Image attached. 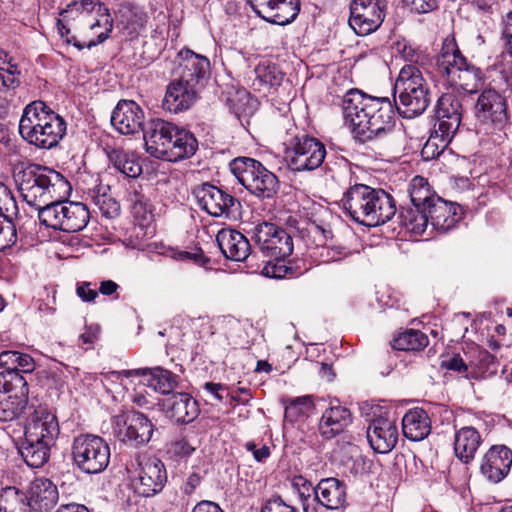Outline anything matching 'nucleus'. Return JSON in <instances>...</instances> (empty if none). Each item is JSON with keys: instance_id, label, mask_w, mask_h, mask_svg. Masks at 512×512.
<instances>
[{"instance_id": "32", "label": "nucleus", "mask_w": 512, "mask_h": 512, "mask_svg": "<svg viewBox=\"0 0 512 512\" xmlns=\"http://www.w3.org/2000/svg\"><path fill=\"white\" fill-rule=\"evenodd\" d=\"M59 498L57 487L47 478H36L30 486L28 506L40 511L52 509Z\"/></svg>"}, {"instance_id": "23", "label": "nucleus", "mask_w": 512, "mask_h": 512, "mask_svg": "<svg viewBox=\"0 0 512 512\" xmlns=\"http://www.w3.org/2000/svg\"><path fill=\"white\" fill-rule=\"evenodd\" d=\"M111 124L124 135L143 132L144 112L136 102L121 100L112 112Z\"/></svg>"}, {"instance_id": "30", "label": "nucleus", "mask_w": 512, "mask_h": 512, "mask_svg": "<svg viewBox=\"0 0 512 512\" xmlns=\"http://www.w3.org/2000/svg\"><path fill=\"white\" fill-rule=\"evenodd\" d=\"M163 160L177 162L192 157L198 149V141L189 130L176 125Z\"/></svg>"}, {"instance_id": "56", "label": "nucleus", "mask_w": 512, "mask_h": 512, "mask_svg": "<svg viewBox=\"0 0 512 512\" xmlns=\"http://www.w3.org/2000/svg\"><path fill=\"white\" fill-rule=\"evenodd\" d=\"M18 357V351H3L0 353V367L4 368L5 370L0 372V375H5L7 373L9 374H15L18 377H24L21 373H18L15 371V363Z\"/></svg>"}, {"instance_id": "46", "label": "nucleus", "mask_w": 512, "mask_h": 512, "mask_svg": "<svg viewBox=\"0 0 512 512\" xmlns=\"http://www.w3.org/2000/svg\"><path fill=\"white\" fill-rule=\"evenodd\" d=\"M4 55L3 65L6 67L0 70V92L14 90L20 85V71L17 64H13L12 58L8 56V53L2 50Z\"/></svg>"}, {"instance_id": "36", "label": "nucleus", "mask_w": 512, "mask_h": 512, "mask_svg": "<svg viewBox=\"0 0 512 512\" xmlns=\"http://www.w3.org/2000/svg\"><path fill=\"white\" fill-rule=\"evenodd\" d=\"M403 435L411 441H421L431 432V420L422 408H413L402 419Z\"/></svg>"}, {"instance_id": "40", "label": "nucleus", "mask_w": 512, "mask_h": 512, "mask_svg": "<svg viewBox=\"0 0 512 512\" xmlns=\"http://www.w3.org/2000/svg\"><path fill=\"white\" fill-rule=\"evenodd\" d=\"M400 224L414 235H422L429 226L426 209L421 207H402L399 212Z\"/></svg>"}, {"instance_id": "3", "label": "nucleus", "mask_w": 512, "mask_h": 512, "mask_svg": "<svg viewBox=\"0 0 512 512\" xmlns=\"http://www.w3.org/2000/svg\"><path fill=\"white\" fill-rule=\"evenodd\" d=\"M14 177L23 200L38 211L56 199H65L71 190L61 173L39 164H29Z\"/></svg>"}, {"instance_id": "1", "label": "nucleus", "mask_w": 512, "mask_h": 512, "mask_svg": "<svg viewBox=\"0 0 512 512\" xmlns=\"http://www.w3.org/2000/svg\"><path fill=\"white\" fill-rule=\"evenodd\" d=\"M342 110L358 142L380 146L392 138L395 108L388 97H374L351 89L342 99Z\"/></svg>"}, {"instance_id": "2", "label": "nucleus", "mask_w": 512, "mask_h": 512, "mask_svg": "<svg viewBox=\"0 0 512 512\" xmlns=\"http://www.w3.org/2000/svg\"><path fill=\"white\" fill-rule=\"evenodd\" d=\"M59 15L58 33L79 50L103 43L113 29L109 9L98 0L72 1Z\"/></svg>"}, {"instance_id": "48", "label": "nucleus", "mask_w": 512, "mask_h": 512, "mask_svg": "<svg viewBox=\"0 0 512 512\" xmlns=\"http://www.w3.org/2000/svg\"><path fill=\"white\" fill-rule=\"evenodd\" d=\"M396 48L407 64L418 66L420 71L425 69L426 65L430 62V57L425 51L414 48L406 42H398Z\"/></svg>"}, {"instance_id": "21", "label": "nucleus", "mask_w": 512, "mask_h": 512, "mask_svg": "<svg viewBox=\"0 0 512 512\" xmlns=\"http://www.w3.org/2000/svg\"><path fill=\"white\" fill-rule=\"evenodd\" d=\"M179 67L181 69L179 79L200 89L204 86L209 76L210 61L207 57L196 54L190 49H182L178 53Z\"/></svg>"}, {"instance_id": "64", "label": "nucleus", "mask_w": 512, "mask_h": 512, "mask_svg": "<svg viewBox=\"0 0 512 512\" xmlns=\"http://www.w3.org/2000/svg\"><path fill=\"white\" fill-rule=\"evenodd\" d=\"M97 338H98V328L97 327L94 328V327L90 326V327H87L85 332L79 336V342L81 345L86 346V347H84V349H89L90 347L93 346V344L95 343Z\"/></svg>"}, {"instance_id": "10", "label": "nucleus", "mask_w": 512, "mask_h": 512, "mask_svg": "<svg viewBox=\"0 0 512 512\" xmlns=\"http://www.w3.org/2000/svg\"><path fill=\"white\" fill-rule=\"evenodd\" d=\"M325 156V145L309 135L295 136L285 152L288 167L296 172L317 169L322 165Z\"/></svg>"}, {"instance_id": "20", "label": "nucleus", "mask_w": 512, "mask_h": 512, "mask_svg": "<svg viewBox=\"0 0 512 512\" xmlns=\"http://www.w3.org/2000/svg\"><path fill=\"white\" fill-rule=\"evenodd\" d=\"M373 188L365 184L350 186L344 193L341 203L346 214L355 222L364 225L369 205L372 203L375 192Z\"/></svg>"}, {"instance_id": "54", "label": "nucleus", "mask_w": 512, "mask_h": 512, "mask_svg": "<svg viewBox=\"0 0 512 512\" xmlns=\"http://www.w3.org/2000/svg\"><path fill=\"white\" fill-rule=\"evenodd\" d=\"M285 259H269L263 268V274L272 278H283L287 275L291 268L285 262Z\"/></svg>"}, {"instance_id": "63", "label": "nucleus", "mask_w": 512, "mask_h": 512, "mask_svg": "<svg viewBox=\"0 0 512 512\" xmlns=\"http://www.w3.org/2000/svg\"><path fill=\"white\" fill-rule=\"evenodd\" d=\"M502 24L501 39L504 41L505 47L512 57V16H505Z\"/></svg>"}, {"instance_id": "26", "label": "nucleus", "mask_w": 512, "mask_h": 512, "mask_svg": "<svg viewBox=\"0 0 512 512\" xmlns=\"http://www.w3.org/2000/svg\"><path fill=\"white\" fill-rule=\"evenodd\" d=\"M367 440L375 452L388 453L397 444L398 428L387 418L373 419L367 428Z\"/></svg>"}, {"instance_id": "50", "label": "nucleus", "mask_w": 512, "mask_h": 512, "mask_svg": "<svg viewBox=\"0 0 512 512\" xmlns=\"http://www.w3.org/2000/svg\"><path fill=\"white\" fill-rule=\"evenodd\" d=\"M291 484L301 499L304 509L306 510L307 501L311 498L312 495L315 497V487L310 481L301 475L294 476Z\"/></svg>"}, {"instance_id": "4", "label": "nucleus", "mask_w": 512, "mask_h": 512, "mask_svg": "<svg viewBox=\"0 0 512 512\" xmlns=\"http://www.w3.org/2000/svg\"><path fill=\"white\" fill-rule=\"evenodd\" d=\"M66 131L65 119L45 102L36 100L24 108L19 122V133L30 145L50 150L59 145Z\"/></svg>"}, {"instance_id": "17", "label": "nucleus", "mask_w": 512, "mask_h": 512, "mask_svg": "<svg viewBox=\"0 0 512 512\" xmlns=\"http://www.w3.org/2000/svg\"><path fill=\"white\" fill-rule=\"evenodd\" d=\"M475 117L485 124L503 127L508 121L506 98L495 89H485L475 104Z\"/></svg>"}, {"instance_id": "47", "label": "nucleus", "mask_w": 512, "mask_h": 512, "mask_svg": "<svg viewBox=\"0 0 512 512\" xmlns=\"http://www.w3.org/2000/svg\"><path fill=\"white\" fill-rule=\"evenodd\" d=\"M15 217L17 215L0 213V251L11 248L17 241Z\"/></svg>"}, {"instance_id": "16", "label": "nucleus", "mask_w": 512, "mask_h": 512, "mask_svg": "<svg viewBox=\"0 0 512 512\" xmlns=\"http://www.w3.org/2000/svg\"><path fill=\"white\" fill-rule=\"evenodd\" d=\"M136 462L135 491L144 497H150L162 491L167 481L163 462L156 457L147 456H138Z\"/></svg>"}, {"instance_id": "31", "label": "nucleus", "mask_w": 512, "mask_h": 512, "mask_svg": "<svg viewBox=\"0 0 512 512\" xmlns=\"http://www.w3.org/2000/svg\"><path fill=\"white\" fill-rule=\"evenodd\" d=\"M369 205L364 226L375 227L390 221L397 212L394 198L385 190L378 188Z\"/></svg>"}, {"instance_id": "6", "label": "nucleus", "mask_w": 512, "mask_h": 512, "mask_svg": "<svg viewBox=\"0 0 512 512\" xmlns=\"http://www.w3.org/2000/svg\"><path fill=\"white\" fill-rule=\"evenodd\" d=\"M438 71L452 87L466 93H476L483 85L480 68L468 62L455 43L445 44L437 58Z\"/></svg>"}, {"instance_id": "25", "label": "nucleus", "mask_w": 512, "mask_h": 512, "mask_svg": "<svg viewBox=\"0 0 512 512\" xmlns=\"http://www.w3.org/2000/svg\"><path fill=\"white\" fill-rule=\"evenodd\" d=\"M198 91L199 89L190 83H186L179 78L175 79L166 88L162 107L171 113L186 111L195 103Z\"/></svg>"}, {"instance_id": "39", "label": "nucleus", "mask_w": 512, "mask_h": 512, "mask_svg": "<svg viewBox=\"0 0 512 512\" xmlns=\"http://www.w3.org/2000/svg\"><path fill=\"white\" fill-rule=\"evenodd\" d=\"M147 373L150 374L147 385L156 392L169 395L177 386L176 376H174L170 371L160 367L154 368L152 370L144 368L128 372L129 375H146Z\"/></svg>"}, {"instance_id": "13", "label": "nucleus", "mask_w": 512, "mask_h": 512, "mask_svg": "<svg viewBox=\"0 0 512 512\" xmlns=\"http://www.w3.org/2000/svg\"><path fill=\"white\" fill-rule=\"evenodd\" d=\"M387 0H351L349 26L360 36L375 32L383 23Z\"/></svg>"}, {"instance_id": "14", "label": "nucleus", "mask_w": 512, "mask_h": 512, "mask_svg": "<svg viewBox=\"0 0 512 512\" xmlns=\"http://www.w3.org/2000/svg\"><path fill=\"white\" fill-rule=\"evenodd\" d=\"M113 429L119 441L133 447L147 444L153 434L151 421L137 411H128L115 416Z\"/></svg>"}, {"instance_id": "37", "label": "nucleus", "mask_w": 512, "mask_h": 512, "mask_svg": "<svg viewBox=\"0 0 512 512\" xmlns=\"http://www.w3.org/2000/svg\"><path fill=\"white\" fill-rule=\"evenodd\" d=\"M481 443L479 432L470 426L462 427L455 433L454 451L457 458L467 464L473 460Z\"/></svg>"}, {"instance_id": "5", "label": "nucleus", "mask_w": 512, "mask_h": 512, "mask_svg": "<svg viewBox=\"0 0 512 512\" xmlns=\"http://www.w3.org/2000/svg\"><path fill=\"white\" fill-rule=\"evenodd\" d=\"M394 108L404 118H414L425 112L430 104L429 88L418 66L405 64L396 79Z\"/></svg>"}, {"instance_id": "45", "label": "nucleus", "mask_w": 512, "mask_h": 512, "mask_svg": "<svg viewBox=\"0 0 512 512\" xmlns=\"http://www.w3.org/2000/svg\"><path fill=\"white\" fill-rule=\"evenodd\" d=\"M107 190H109V187L98 186L92 189L89 195L101 214L106 218L112 219L120 214V205L107 193Z\"/></svg>"}, {"instance_id": "34", "label": "nucleus", "mask_w": 512, "mask_h": 512, "mask_svg": "<svg viewBox=\"0 0 512 512\" xmlns=\"http://www.w3.org/2000/svg\"><path fill=\"white\" fill-rule=\"evenodd\" d=\"M352 415L349 409L333 406L324 411L319 422V433L325 439H332L344 432L351 424Z\"/></svg>"}, {"instance_id": "24", "label": "nucleus", "mask_w": 512, "mask_h": 512, "mask_svg": "<svg viewBox=\"0 0 512 512\" xmlns=\"http://www.w3.org/2000/svg\"><path fill=\"white\" fill-rule=\"evenodd\" d=\"M512 465V451L504 446H493L483 456L480 472L490 482L498 483L510 471Z\"/></svg>"}, {"instance_id": "51", "label": "nucleus", "mask_w": 512, "mask_h": 512, "mask_svg": "<svg viewBox=\"0 0 512 512\" xmlns=\"http://www.w3.org/2000/svg\"><path fill=\"white\" fill-rule=\"evenodd\" d=\"M18 205L10 189L0 182V213L18 215Z\"/></svg>"}, {"instance_id": "55", "label": "nucleus", "mask_w": 512, "mask_h": 512, "mask_svg": "<svg viewBox=\"0 0 512 512\" xmlns=\"http://www.w3.org/2000/svg\"><path fill=\"white\" fill-rule=\"evenodd\" d=\"M350 250L342 245H333L328 246L326 245L322 252L320 253V256L323 258L324 262H333V261H339L342 260L350 255Z\"/></svg>"}, {"instance_id": "42", "label": "nucleus", "mask_w": 512, "mask_h": 512, "mask_svg": "<svg viewBox=\"0 0 512 512\" xmlns=\"http://www.w3.org/2000/svg\"><path fill=\"white\" fill-rule=\"evenodd\" d=\"M409 195L412 202V206L421 207L425 209L431 203L434 202L433 198H437L436 195L426 178L422 176H415L409 185Z\"/></svg>"}, {"instance_id": "57", "label": "nucleus", "mask_w": 512, "mask_h": 512, "mask_svg": "<svg viewBox=\"0 0 512 512\" xmlns=\"http://www.w3.org/2000/svg\"><path fill=\"white\" fill-rule=\"evenodd\" d=\"M130 201L132 203L133 213L137 217L145 218L146 213L151 212V204L143 194L135 192L131 196Z\"/></svg>"}, {"instance_id": "7", "label": "nucleus", "mask_w": 512, "mask_h": 512, "mask_svg": "<svg viewBox=\"0 0 512 512\" xmlns=\"http://www.w3.org/2000/svg\"><path fill=\"white\" fill-rule=\"evenodd\" d=\"M232 174L251 194L261 199L273 198L279 190L278 177L260 161L237 157L229 164Z\"/></svg>"}, {"instance_id": "15", "label": "nucleus", "mask_w": 512, "mask_h": 512, "mask_svg": "<svg viewBox=\"0 0 512 512\" xmlns=\"http://www.w3.org/2000/svg\"><path fill=\"white\" fill-rule=\"evenodd\" d=\"M195 196L201 209L213 217L235 219L240 213L239 200L212 184L205 183L198 187Z\"/></svg>"}, {"instance_id": "9", "label": "nucleus", "mask_w": 512, "mask_h": 512, "mask_svg": "<svg viewBox=\"0 0 512 512\" xmlns=\"http://www.w3.org/2000/svg\"><path fill=\"white\" fill-rule=\"evenodd\" d=\"M71 453L78 469L87 474L104 471L110 462L111 453L108 443L94 434H80L75 437Z\"/></svg>"}, {"instance_id": "33", "label": "nucleus", "mask_w": 512, "mask_h": 512, "mask_svg": "<svg viewBox=\"0 0 512 512\" xmlns=\"http://www.w3.org/2000/svg\"><path fill=\"white\" fill-rule=\"evenodd\" d=\"M434 202L426 207L429 223L432 230L446 232L450 230L458 221V206L443 200L441 197L433 198Z\"/></svg>"}, {"instance_id": "60", "label": "nucleus", "mask_w": 512, "mask_h": 512, "mask_svg": "<svg viewBox=\"0 0 512 512\" xmlns=\"http://www.w3.org/2000/svg\"><path fill=\"white\" fill-rule=\"evenodd\" d=\"M438 136L430 137L421 150V156L424 160H432L440 156L443 152V145L441 148L438 146Z\"/></svg>"}, {"instance_id": "44", "label": "nucleus", "mask_w": 512, "mask_h": 512, "mask_svg": "<svg viewBox=\"0 0 512 512\" xmlns=\"http://www.w3.org/2000/svg\"><path fill=\"white\" fill-rule=\"evenodd\" d=\"M429 343L426 334L420 330L409 329L400 333L392 341V348L401 351H420Z\"/></svg>"}, {"instance_id": "27", "label": "nucleus", "mask_w": 512, "mask_h": 512, "mask_svg": "<svg viewBox=\"0 0 512 512\" xmlns=\"http://www.w3.org/2000/svg\"><path fill=\"white\" fill-rule=\"evenodd\" d=\"M216 241L227 259L245 261L252 254L249 240L237 230L221 229L216 235Z\"/></svg>"}, {"instance_id": "35", "label": "nucleus", "mask_w": 512, "mask_h": 512, "mask_svg": "<svg viewBox=\"0 0 512 512\" xmlns=\"http://www.w3.org/2000/svg\"><path fill=\"white\" fill-rule=\"evenodd\" d=\"M299 12L300 0H271L257 14L271 23L286 25L294 21Z\"/></svg>"}, {"instance_id": "52", "label": "nucleus", "mask_w": 512, "mask_h": 512, "mask_svg": "<svg viewBox=\"0 0 512 512\" xmlns=\"http://www.w3.org/2000/svg\"><path fill=\"white\" fill-rule=\"evenodd\" d=\"M308 237L312 239V244L315 245V248H324L327 245V241L332 238V231L330 229H325L323 226H320L315 223H311L307 228Z\"/></svg>"}, {"instance_id": "8", "label": "nucleus", "mask_w": 512, "mask_h": 512, "mask_svg": "<svg viewBox=\"0 0 512 512\" xmlns=\"http://www.w3.org/2000/svg\"><path fill=\"white\" fill-rule=\"evenodd\" d=\"M38 218L48 228L75 233L87 226L90 213L83 203L56 199L39 209Z\"/></svg>"}, {"instance_id": "59", "label": "nucleus", "mask_w": 512, "mask_h": 512, "mask_svg": "<svg viewBox=\"0 0 512 512\" xmlns=\"http://www.w3.org/2000/svg\"><path fill=\"white\" fill-rule=\"evenodd\" d=\"M261 512H297V510L287 504L280 496H273L266 501Z\"/></svg>"}, {"instance_id": "43", "label": "nucleus", "mask_w": 512, "mask_h": 512, "mask_svg": "<svg viewBox=\"0 0 512 512\" xmlns=\"http://www.w3.org/2000/svg\"><path fill=\"white\" fill-rule=\"evenodd\" d=\"M255 82L260 90L263 87H277L281 84L284 74L280 71L276 64L269 61L260 62L254 69Z\"/></svg>"}, {"instance_id": "22", "label": "nucleus", "mask_w": 512, "mask_h": 512, "mask_svg": "<svg viewBox=\"0 0 512 512\" xmlns=\"http://www.w3.org/2000/svg\"><path fill=\"white\" fill-rule=\"evenodd\" d=\"M176 124L163 119L150 120L143 130L146 151L153 157L162 159L172 139Z\"/></svg>"}, {"instance_id": "19", "label": "nucleus", "mask_w": 512, "mask_h": 512, "mask_svg": "<svg viewBox=\"0 0 512 512\" xmlns=\"http://www.w3.org/2000/svg\"><path fill=\"white\" fill-rule=\"evenodd\" d=\"M436 116L438 119L436 133L449 138L458 130L462 120V103L453 93H444L437 101Z\"/></svg>"}, {"instance_id": "58", "label": "nucleus", "mask_w": 512, "mask_h": 512, "mask_svg": "<svg viewBox=\"0 0 512 512\" xmlns=\"http://www.w3.org/2000/svg\"><path fill=\"white\" fill-rule=\"evenodd\" d=\"M405 5L410 8L411 11L418 14H426L437 9V0H403Z\"/></svg>"}, {"instance_id": "11", "label": "nucleus", "mask_w": 512, "mask_h": 512, "mask_svg": "<svg viewBox=\"0 0 512 512\" xmlns=\"http://www.w3.org/2000/svg\"><path fill=\"white\" fill-rule=\"evenodd\" d=\"M28 383L24 377L0 375V421L19 418L28 404Z\"/></svg>"}, {"instance_id": "62", "label": "nucleus", "mask_w": 512, "mask_h": 512, "mask_svg": "<svg viewBox=\"0 0 512 512\" xmlns=\"http://www.w3.org/2000/svg\"><path fill=\"white\" fill-rule=\"evenodd\" d=\"M90 282H81L77 284L76 293L84 302H93L98 297L97 290L93 289Z\"/></svg>"}, {"instance_id": "28", "label": "nucleus", "mask_w": 512, "mask_h": 512, "mask_svg": "<svg viewBox=\"0 0 512 512\" xmlns=\"http://www.w3.org/2000/svg\"><path fill=\"white\" fill-rule=\"evenodd\" d=\"M346 497V485L337 478L329 477L321 479L315 486L314 501L326 509L338 510L344 507Z\"/></svg>"}, {"instance_id": "61", "label": "nucleus", "mask_w": 512, "mask_h": 512, "mask_svg": "<svg viewBox=\"0 0 512 512\" xmlns=\"http://www.w3.org/2000/svg\"><path fill=\"white\" fill-rule=\"evenodd\" d=\"M35 369V362L33 358L25 353L18 352V357L15 363V371L18 373H31Z\"/></svg>"}, {"instance_id": "12", "label": "nucleus", "mask_w": 512, "mask_h": 512, "mask_svg": "<svg viewBox=\"0 0 512 512\" xmlns=\"http://www.w3.org/2000/svg\"><path fill=\"white\" fill-rule=\"evenodd\" d=\"M252 239L262 256L268 259H286L293 252L291 235L273 223L262 222L256 225Z\"/></svg>"}, {"instance_id": "49", "label": "nucleus", "mask_w": 512, "mask_h": 512, "mask_svg": "<svg viewBox=\"0 0 512 512\" xmlns=\"http://www.w3.org/2000/svg\"><path fill=\"white\" fill-rule=\"evenodd\" d=\"M312 408L313 402L310 396L290 399L285 408V418L290 422H294L302 416H307Z\"/></svg>"}, {"instance_id": "29", "label": "nucleus", "mask_w": 512, "mask_h": 512, "mask_svg": "<svg viewBox=\"0 0 512 512\" xmlns=\"http://www.w3.org/2000/svg\"><path fill=\"white\" fill-rule=\"evenodd\" d=\"M168 416L180 424H188L199 415L198 403L188 393H175L163 400Z\"/></svg>"}, {"instance_id": "18", "label": "nucleus", "mask_w": 512, "mask_h": 512, "mask_svg": "<svg viewBox=\"0 0 512 512\" xmlns=\"http://www.w3.org/2000/svg\"><path fill=\"white\" fill-rule=\"evenodd\" d=\"M59 433L58 419L46 407L38 406L30 413L25 425L24 436L55 444Z\"/></svg>"}, {"instance_id": "53", "label": "nucleus", "mask_w": 512, "mask_h": 512, "mask_svg": "<svg viewBox=\"0 0 512 512\" xmlns=\"http://www.w3.org/2000/svg\"><path fill=\"white\" fill-rule=\"evenodd\" d=\"M195 451L186 439L181 438L170 442L167 446V453L171 458L183 459L189 457Z\"/></svg>"}, {"instance_id": "38", "label": "nucleus", "mask_w": 512, "mask_h": 512, "mask_svg": "<svg viewBox=\"0 0 512 512\" xmlns=\"http://www.w3.org/2000/svg\"><path fill=\"white\" fill-rule=\"evenodd\" d=\"M52 446H54V443L42 442L24 436L18 451L29 467L41 468L48 461Z\"/></svg>"}, {"instance_id": "41", "label": "nucleus", "mask_w": 512, "mask_h": 512, "mask_svg": "<svg viewBox=\"0 0 512 512\" xmlns=\"http://www.w3.org/2000/svg\"><path fill=\"white\" fill-rule=\"evenodd\" d=\"M110 163L128 178H137L142 173L138 158L122 149H114L108 154Z\"/></svg>"}]
</instances>
